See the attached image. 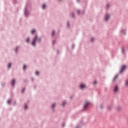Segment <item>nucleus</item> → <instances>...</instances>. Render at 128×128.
Segmentation results:
<instances>
[{
	"label": "nucleus",
	"instance_id": "20e7f679",
	"mask_svg": "<svg viewBox=\"0 0 128 128\" xmlns=\"http://www.w3.org/2000/svg\"><path fill=\"white\" fill-rule=\"evenodd\" d=\"M113 92L114 94H116L118 92V86L117 85L114 86V88H113Z\"/></svg>",
	"mask_w": 128,
	"mask_h": 128
},
{
	"label": "nucleus",
	"instance_id": "6ab92c4d",
	"mask_svg": "<svg viewBox=\"0 0 128 128\" xmlns=\"http://www.w3.org/2000/svg\"><path fill=\"white\" fill-rule=\"evenodd\" d=\"M26 42H30V38H27L25 40Z\"/></svg>",
	"mask_w": 128,
	"mask_h": 128
},
{
	"label": "nucleus",
	"instance_id": "ddd939ff",
	"mask_svg": "<svg viewBox=\"0 0 128 128\" xmlns=\"http://www.w3.org/2000/svg\"><path fill=\"white\" fill-rule=\"evenodd\" d=\"M82 126V122H81L78 125L76 128H81Z\"/></svg>",
	"mask_w": 128,
	"mask_h": 128
},
{
	"label": "nucleus",
	"instance_id": "dca6fc26",
	"mask_svg": "<svg viewBox=\"0 0 128 128\" xmlns=\"http://www.w3.org/2000/svg\"><path fill=\"white\" fill-rule=\"evenodd\" d=\"M125 86H128V78H127L125 81Z\"/></svg>",
	"mask_w": 128,
	"mask_h": 128
},
{
	"label": "nucleus",
	"instance_id": "b1692460",
	"mask_svg": "<svg viewBox=\"0 0 128 128\" xmlns=\"http://www.w3.org/2000/svg\"><path fill=\"white\" fill-rule=\"evenodd\" d=\"M24 108L25 110H28V104H24Z\"/></svg>",
	"mask_w": 128,
	"mask_h": 128
},
{
	"label": "nucleus",
	"instance_id": "c03bdc74",
	"mask_svg": "<svg viewBox=\"0 0 128 128\" xmlns=\"http://www.w3.org/2000/svg\"><path fill=\"white\" fill-rule=\"evenodd\" d=\"M77 0V2H80V0Z\"/></svg>",
	"mask_w": 128,
	"mask_h": 128
},
{
	"label": "nucleus",
	"instance_id": "c85d7f7f",
	"mask_svg": "<svg viewBox=\"0 0 128 128\" xmlns=\"http://www.w3.org/2000/svg\"><path fill=\"white\" fill-rule=\"evenodd\" d=\"M78 14H80V10H77Z\"/></svg>",
	"mask_w": 128,
	"mask_h": 128
},
{
	"label": "nucleus",
	"instance_id": "37998d69",
	"mask_svg": "<svg viewBox=\"0 0 128 128\" xmlns=\"http://www.w3.org/2000/svg\"><path fill=\"white\" fill-rule=\"evenodd\" d=\"M56 52L57 54H58V52H60V51H58V50H56Z\"/></svg>",
	"mask_w": 128,
	"mask_h": 128
},
{
	"label": "nucleus",
	"instance_id": "1a4fd4ad",
	"mask_svg": "<svg viewBox=\"0 0 128 128\" xmlns=\"http://www.w3.org/2000/svg\"><path fill=\"white\" fill-rule=\"evenodd\" d=\"M120 32L122 34H126V30L122 29L120 30Z\"/></svg>",
	"mask_w": 128,
	"mask_h": 128
},
{
	"label": "nucleus",
	"instance_id": "ea45409f",
	"mask_svg": "<svg viewBox=\"0 0 128 128\" xmlns=\"http://www.w3.org/2000/svg\"><path fill=\"white\" fill-rule=\"evenodd\" d=\"M72 98H74V96H70V100H72Z\"/></svg>",
	"mask_w": 128,
	"mask_h": 128
},
{
	"label": "nucleus",
	"instance_id": "f704fd0d",
	"mask_svg": "<svg viewBox=\"0 0 128 128\" xmlns=\"http://www.w3.org/2000/svg\"><path fill=\"white\" fill-rule=\"evenodd\" d=\"M117 110H120V107L118 106L117 108Z\"/></svg>",
	"mask_w": 128,
	"mask_h": 128
},
{
	"label": "nucleus",
	"instance_id": "2eb2a0df",
	"mask_svg": "<svg viewBox=\"0 0 128 128\" xmlns=\"http://www.w3.org/2000/svg\"><path fill=\"white\" fill-rule=\"evenodd\" d=\"M66 102L64 100L62 102L61 106H66Z\"/></svg>",
	"mask_w": 128,
	"mask_h": 128
},
{
	"label": "nucleus",
	"instance_id": "2f4dec72",
	"mask_svg": "<svg viewBox=\"0 0 128 128\" xmlns=\"http://www.w3.org/2000/svg\"><path fill=\"white\" fill-rule=\"evenodd\" d=\"M94 38H92L90 39V42H94Z\"/></svg>",
	"mask_w": 128,
	"mask_h": 128
},
{
	"label": "nucleus",
	"instance_id": "de8ad7c7",
	"mask_svg": "<svg viewBox=\"0 0 128 128\" xmlns=\"http://www.w3.org/2000/svg\"><path fill=\"white\" fill-rule=\"evenodd\" d=\"M127 122H128V121H127Z\"/></svg>",
	"mask_w": 128,
	"mask_h": 128
},
{
	"label": "nucleus",
	"instance_id": "aec40b11",
	"mask_svg": "<svg viewBox=\"0 0 128 128\" xmlns=\"http://www.w3.org/2000/svg\"><path fill=\"white\" fill-rule=\"evenodd\" d=\"M10 102H12V100L10 99L7 101V103L8 104H10Z\"/></svg>",
	"mask_w": 128,
	"mask_h": 128
},
{
	"label": "nucleus",
	"instance_id": "7c9ffc66",
	"mask_svg": "<svg viewBox=\"0 0 128 128\" xmlns=\"http://www.w3.org/2000/svg\"><path fill=\"white\" fill-rule=\"evenodd\" d=\"M56 42V40H54L52 41V44H54Z\"/></svg>",
	"mask_w": 128,
	"mask_h": 128
},
{
	"label": "nucleus",
	"instance_id": "393cba45",
	"mask_svg": "<svg viewBox=\"0 0 128 128\" xmlns=\"http://www.w3.org/2000/svg\"><path fill=\"white\" fill-rule=\"evenodd\" d=\"M26 65L24 64L23 66V70H26Z\"/></svg>",
	"mask_w": 128,
	"mask_h": 128
},
{
	"label": "nucleus",
	"instance_id": "79ce46f5",
	"mask_svg": "<svg viewBox=\"0 0 128 128\" xmlns=\"http://www.w3.org/2000/svg\"><path fill=\"white\" fill-rule=\"evenodd\" d=\"M72 48H74V44H73L72 45Z\"/></svg>",
	"mask_w": 128,
	"mask_h": 128
},
{
	"label": "nucleus",
	"instance_id": "49530a36",
	"mask_svg": "<svg viewBox=\"0 0 128 128\" xmlns=\"http://www.w3.org/2000/svg\"><path fill=\"white\" fill-rule=\"evenodd\" d=\"M82 14H84V12H82Z\"/></svg>",
	"mask_w": 128,
	"mask_h": 128
},
{
	"label": "nucleus",
	"instance_id": "5701e85b",
	"mask_svg": "<svg viewBox=\"0 0 128 128\" xmlns=\"http://www.w3.org/2000/svg\"><path fill=\"white\" fill-rule=\"evenodd\" d=\"M67 28H70V22H67Z\"/></svg>",
	"mask_w": 128,
	"mask_h": 128
},
{
	"label": "nucleus",
	"instance_id": "f03ea898",
	"mask_svg": "<svg viewBox=\"0 0 128 128\" xmlns=\"http://www.w3.org/2000/svg\"><path fill=\"white\" fill-rule=\"evenodd\" d=\"M24 16L25 18H28L30 16V10H28V4H26L24 9Z\"/></svg>",
	"mask_w": 128,
	"mask_h": 128
},
{
	"label": "nucleus",
	"instance_id": "58836bf2",
	"mask_svg": "<svg viewBox=\"0 0 128 128\" xmlns=\"http://www.w3.org/2000/svg\"><path fill=\"white\" fill-rule=\"evenodd\" d=\"M96 84V82L95 80L93 82V84Z\"/></svg>",
	"mask_w": 128,
	"mask_h": 128
},
{
	"label": "nucleus",
	"instance_id": "4be33fe9",
	"mask_svg": "<svg viewBox=\"0 0 128 128\" xmlns=\"http://www.w3.org/2000/svg\"><path fill=\"white\" fill-rule=\"evenodd\" d=\"M46 4H43L42 5V10H44V8H46Z\"/></svg>",
	"mask_w": 128,
	"mask_h": 128
},
{
	"label": "nucleus",
	"instance_id": "473e14b6",
	"mask_svg": "<svg viewBox=\"0 0 128 128\" xmlns=\"http://www.w3.org/2000/svg\"><path fill=\"white\" fill-rule=\"evenodd\" d=\"M100 108L101 110H102V108H104V106H102V104H101V105L100 106Z\"/></svg>",
	"mask_w": 128,
	"mask_h": 128
},
{
	"label": "nucleus",
	"instance_id": "e433bc0d",
	"mask_svg": "<svg viewBox=\"0 0 128 128\" xmlns=\"http://www.w3.org/2000/svg\"><path fill=\"white\" fill-rule=\"evenodd\" d=\"M34 78L32 77L31 78V80H32V82H34Z\"/></svg>",
	"mask_w": 128,
	"mask_h": 128
},
{
	"label": "nucleus",
	"instance_id": "a878e982",
	"mask_svg": "<svg viewBox=\"0 0 128 128\" xmlns=\"http://www.w3.org/2000/svg\"><path fill=\"white\" fill-rule=\"evenodd\" d=\"M122 54H124V48H122Z\"/></svg>",
	"mask_w": 128,
	"mask_h": 128
},
{
	"label": "nucleus",
	"instance_id": "cd10ccee",
	"mask_svg": "<svg viewBox=\"0 0 128 128\" xmlns=\"http://www.w3.org/2000/svg\"><path fill=\"white\" fill-rule=\"evenodd\" d=\"M110 4H106V8H110Z\"/></svg>",
	"mask_w": 128,
	"mask_h": 128
},
{
	"label": "nucleus",
	"instance_id": "4c0bfd02",
	"mask_svg": "<svg viewBox=\"0 0 128 128\" xmlns=\"http://www.w3.org/2000/svg\"><path fill=\"white\" fill-rule=\"evenodd\" d=\"M13 2L16 4V0H13Z\"/></svg>",
	"mask_w": 128,
	"mask_h": 128
},
{
	"label": "nucleus",
	"instance_id": "6e6552de",
	"mask_svg": "<svg viewBox=\"0 0 128 128\" xmlns=\"http://www.w3.org/2000/svg\"><path fill=\"white\" fill-rule=\"evenodd\" d=\"M56 105V103H52L51 105V108L52 109L53 112H54V106Z\"/></svg>",
	"mask_w": 128,
	"mask_h": 128
},
{
	"label": "nucleus",
	"instance_id": "bb28decb",
	"mask_svg": "<svg viewBox=\"0 0 128 128\" xmlns=\"http://www.w3.org/2000/svg\"><path fill=\"white\" fill-rule=\"evenodd\" d=\"M64 126H66V122H63L62 123V128H64Z\"/></svg>",
	"mask_w": 128,
	"mask_h": 128
},
{
	"label": "nucleus",
	"instance_id": "39448f33",
	"mask_svg": "<svg viewBox=\"0 0 128 128\" xmlns=\"http://www.w3.org/2000/svg\"><path fill=\"white\" fill-rule=\"evenodd\" d=\"M126 65H122V67L120 69V74H122V72H124V70H126Z\"/></svg>",
	"mask_w": 128,
	"mask_h": 128
},
{
	"label": "nucleus",
	"instance_id": "9b49d317",
	"mask_svg": "<svg viewBox=\"0 0 128 128\" xmlns=\"http://www.w3.org/2000/svg\"><path fill=\"white\" fill-rule=\"evenodd\" d=\"M52 38H56V32H54V30H53L52 32Z\"/></svg>",
	"mask_w": 128,
	"mask_h": 128
},
{
	"label": "nucleus",
	"instance_id": "72a5a7b5",
	"mask_svg": "<svg viewBox=\"0 0 128 128\" xmlns=\"http://www.w3.org/2000/svg\"><path fill=\"white\" fill-rule=\"evenodd\" d=\"M108 110H111L112 108V106H108Z\"/></svg>",
	"mask_w": 128,
	"mask_h": 128
},
{
	"label": "nucleus",
	"instance_id": "f3484780",
	"mask_svg": "<svg viewBox=\"0 0 128 128\" xmlns=\"http://www.w3.org/2000/svg\"><path fill=\"white\" fill-rule=\"evenodd\" d=\"M10 66H12V63L9 62L8 64L7 65V68H10Z\"/></svg>",
	"mask_w": 128,
	"mask_h": 128
},
{
	"label": "nucleus",
	"instance_id": "7ed1b4c3",
	"mask_svg": "<svg viewBox=\"0 0 128 128\" xmlns=\"http://www.w3.org/2000/svg\"><path fill=\"white\" fill-rule=\"evenodd\" d=\"M88 106H90V102L88 101L85 102L83 106V110H86L88 108Z\"/></svg>",
	"mask_w": 128,
	"mask_h": 128
},
{
	"label": "nucleus",
	"instance_id": "a211bd4d",
	"mask_svg": "<svg viewBox=\"0 0 128 128\" xmlns=\"http://www.w3.org/2000/svg\"><path fill=\"white\" fill-rule=\"evenodd\" d=\"M118 74L116 75L115 77L113 79V82H114V80H116V78H118Z\"/></svg>",
	"mask_w": 128,
	"mask_h": 128
},
{
	"label": "nucleus",
	"instance_id": "f257e3e1",
	"mask_svg": "<svg viewBox=\"0 0 128 128\" xmlns=\"http://www.w3.org/2000/svg\"><path fill=\"white\" fill-rule=\"evenodd\" d=\"M37 42H42V38L38 37V35L36 34L33 38L32 41L31 42V45L32 46H36Z\"/></svg>",
	"mask_w": 128,
	"mask_h": 128
},
{
	"label": "nucleus",
	"instance_id": "0eeeda50",
	"mask_svg": "<svg viewBox=\"0 0 128 128\" xmlns=\"http://www.w3.org/2000/svg\"><path fill=\"white\" fill-rule=\"evenodd\" d=\"M79 88L80 90H84V88H86V85L84 84H80Z\"/></svg>",
	"mask_w": 128,
	"mask_h": 128
},
{
	"label": "nucleus",
	"instance_id": "c756f323",
	"mask_svg": "<svg viewBox=\"0 0 128 128\" xmlns=\"http://www.w3.org/2000/svg\"><path fill=\"white\" fill-rule=\"evenodd\" d=\"M39 74H40V72L38 71H36L35 72V74L36 76H38Z\"/></svg>",
	"mask_w": 128,
	"mask_h": 128
},
{
	"label": "nucleus",
	"instance_id": "412c9836",
	"mask_svg": "<svg viewBox=\"0 0 128 128\" xmlns=\"http://www.w3.org/2000/svg\"><path fill=\"white\" fill-rule=\"evenodd\" d=\"M71 16H72V18H74V12H71Z\"/></svg>",
	"mask_w": 128,
	"mask_h": 128
},
{
	"label": "nucleus",
	"instance_id": "c9c22d12",
	"mask_svg": "<svg viewBox=\"0 0 128 128\" xmlns=\"http://www.w3.org/2000/svg\"><path fill=\"white\" fill-rule=\"evenodd\" d=\"M25 90H26V88H23L22 89V92H24Z\"/></svg>",
	"mask_w": 128,
	"mask_h": 128
},
{
	"label": "nucleus",
	"instance_id": "9d476101",
	"mask_svg": "<svg viewBox=\"0 0 128 128\" xmlns=\"http://www.w3.org/2000/svg\"><path fill=\"white\" fill-rule=\"evenodd\" d=\"M14 84H16V80L13 79L12 82H10V84L12 86H14Z\"/></svg>",
	"mask_w": 128,
	"mask_h": 128
},
{
	"label": "nucleus",
	"instance_id": "09e8293b",
	"mask_svg": "<svg viewBox=\"0 0 128 128\" xmlns=\"http://www.w3.org/2000/svg\"><path fill=\"white\" fill-rule=\"evenodd\" d=\"M24 82H26V80H24Z\"/></svg>",
	"mask_w": 128,
	"mask_h": 128
},
{
	"label": "nucleus",
	"instance_id": "423d86ee",
	"mask_svg": "<svg viewBox=\"0 0 128 128\" xmlns=\"http://www.w3.org/2000/svg\"><path fill=\"white\" fill-rule=\"evenodd\" d=\"M108 18H110V14H106L104 18L105 22H108Z\"/></svg>",
	"mask_w": 128,
	"mask_h": 128
},
{
	"label": "nucleus",
	"instance_id": "f8f14e48",
	"mask_svg": "<svg viewBox=\"0 0 128 128\" xmlns=\"http://www.w3.org/2000/svg\"><path fill=\"white\" fill-rule=\"evenodd\" d=\"M20 46H16L15 48H14V50H15V52L18 53V50H20Z\"/></svg>",
	"mask_w": 128,
	"mask_h": 128
},
{
	"label": "nucleus",
	"instance_id": "a19ab883",
	"mask_svg": "<svg viewBox=\"0 0 128 128\" xmlns=\"http://www.w3.org/2000/svg\"><path fill=\"white\" fill-rule=\"evenodd\" d=\"M6 84L4 83H2V86H4Z\"/></svg>",
	"mask_w": 128,
	"mask_h": 128
},
{
	"label": "nucleus",
	"instance_id": "4468645a",
	"mask_svg": "<svg viewBox=\"0 0 128 128\" xmlns=\"http://www.w3.org/2000/svg\"><path fill=\"white\" fill-rule=\"evenodd\" d=\"M30 32L31 34H34V32H36V30L35 29H32V30H31L30 31Z\"/></svg>",
	"mask_w": 128,
	"mask_h": 128
},
{
	"label": "nucleus",
	"instance_id": "a18cd8bd",
	"mask_svg": "<svg viewBox=\"0 0 128 128\" xmlns=\"http://www.w3.org/2000/svg\"><path fill=\"white\" fill-rule=\"evenodd\" d=\"M58 0V2H60V0Z\"/></svg>",
	"mask_w": 128,
	"mask_h": 128
}]
</instances>
